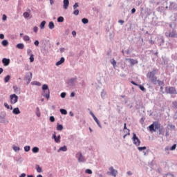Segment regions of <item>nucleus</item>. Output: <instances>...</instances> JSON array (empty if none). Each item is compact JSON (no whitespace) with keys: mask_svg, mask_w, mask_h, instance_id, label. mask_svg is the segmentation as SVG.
<instances>
[{"mask_svg":"<svg viewBox=\"0 0 177 177\" xmlns=\"http://www.w3.org/2000/svg\"><path fill=\"white\" fill-rule=\"evenodd\" d=\"M59 111H60L61 114H62L63 115H67V110H66L64 109H59Z\"/></svg>","mask_w":177,"mask_h":177,"instance_id":"58836bf2","label":"nucleus"},{"mask_svg":"<svg viewBox=\"0 0 177 177\" xmlns=\"http://www.w3.org/2000/svg\"><path fill=\"white\" fill-rule=\"evenodd\" d=\"M157 70L153 69L151 71L148 72L147 74V77L149 79V81L153 85H157Z\"/></svg>","mask_w":177,"mask_h":177,"instance_id":"f03ea898","label":"nucleus"},{"mask_svg":"<svg viewBox=\"0 0 177 177\" xmlns=\"http://www.w3.org/2000/svg\"><path fill=\"white\" fill-rule=\"evenodd\" d=\"M35 114H36L37 117H38V118H39V117H41V111L39 109V107H38V106L36 107Z\"/></svg>","mask_w":177,"mask_h":177,"instance_id":"5701e85b","label":"nucleus"},{"mask_svg":"<svg viewBox=\"0 0 177 177\" xmlns=\"http://www.w3.org/2000/svg\"><path fill=\"white\" fill-rule=\"evenodd\" d=\"M31 85H36V86H41V82L37 81H33L31 82Z\"/></svg>","mask_w":177,"mask_h":177,"instance_id":"ea45409f","label":"nucleus"},{"mask_svg":"<svg viewBox=\"0 0 177 177\" xmlns=\"http://www.w3.org/2000/svg\"><path fill=\"white\" fill-rule=\"evenodd\" d=\"M64 62H66V59L64 57H62L60 58V59L58 62H56L55 66H62V64H63Z\"/></svg>","mask_w":177,"mask_h":177,"instance_id":"6ab92c4d","label":"nucleus"},{"mask_svg":"<svg viewBox=\"0 0 177 177\" xmlns=\"http://www.w3.org/2000/svg\"><path fill=\"white\" fill-rule=\"evenodd\" d=\"M68 5H70L69 0H63V8L65 10L68 9Z\"/></svg>","mask_w":177,"mask_h":177,"instance_id":"f3484780","label":"nucleus"},{"mask_svg":"<svg viewBox=\"0 0 177 177\" xmlns=\"http://www.w3.org/2000/svg\"><path fill=\"white\" fill-rule=\"evenodd\" d=\"M31 80H32V73L28 72L26 74L24 81H27L26 82V85H28L30 82H31Z\"/></svg>","mask_w":177,"mask_h":177,"instance_id":"6e6552de","label":"nucleus"},{"mask_svg":"<svg viewBox=\"0 0 177 177\" xmlns=\"http://www.w3.org/2000/svg\"><path fill=\"white\" fill-rule=\"evenodd\" d=\"M177 10V3L174 1H170L169 10Z\"/></svg>","mask_w":177,"mask_h":177,"instance_id":"9b49d317","label":"nucleus"},{"mask_svg":"<svg viewBox=\"0 0 177 177\" xmlns=\"http://www.w3.org/2000/svg\"><path fill=\"white\" fill-rule=\"evenodd\" d=\"M158 129L159 135H162V131H164V127L161 126L160 123H159V128Z\"/></svg>","mask_w":177,"mask_h":177,"instance_id":"c85d7f7f","label":"nucleus"},{"mask_svg":"<svg viewBox=\"0 0 177 177\" xmlns=\"http://www.w3.org/2000/svg\"><path fill=\"white\" fill-rule=\"evenodd\" d=\"M92 10L93 12H96L97 13H98L100 10L97 7H93Z\"/></svg>","mask_w":177,"mask_h":177,"instance_id":"4d7b16f0","label":"nucleus"},{"mask_svg":"<svg viewBox=\"0 0 177 177\" xmlns=\"http://www.w3.org/2000/svg\"><path fill=\"white\" fill-rule=\"evenodd\" d=\"M63 124H60L59 123L57 124V131H63Z\"/></svg>","mask_w":177,"mask_h":177,"instance_id":"72a5a7b5","label":"nucleus"},{"mask_svg":"<svg viewBox=\"0 0 177 177\" xmlns=\"http://www.w3.org/2000/svg\"><path fill=\"white\" fill-rule=\"evenodd\" d=\"M176 144H174L170 148L169 150H171V151H174V150H176Z\"/></svg>","mask_w":177,"mask_h":177,"instance_id":"603ef678","label":"nucleus"},{"mask_svg":"<svg viewBox=\"0 0 177 177\" xmlns=\"http://www.w3.org/2000/svg\"><path fill=\"white\" fill-rule=\"evenodd\" d=\"M12 149H13L14 151H15V152L20 151V148L17 146L13 145Z\"/></svg>","mask_w":177,"mask_h":177,"instance_id":"49530a36","label":"nucleus"},{"mask_svg":"<svg viewBox=\"0 0 177 177\" xmlns=\"http://www.w3.org/2000/svg\"><path fill=\"white\" fill-rule=\"evenodd\" d=\"M49 120L50 122H55V116H50Z\"/></svg>","mask_w":177,"mask_h":177,"instance_id":"69168bd1","label":"nucleus"},{"mask_svg":"<svg viewBox=\"0 0 177 177\" xmlns=\"http://www.w3.org/2000/svg\"><path fill=\"white\" fill-rule=\"evenodd\" d=\"M169 28H171V30H175L176 28V23L171 22L169 24Z\"/></svg>","mask_w":177,"mask_h":177,"instance_id":"393cba45","label":"nucleus"},{"mask_svg":"<svg viewBox=\"0 0 177 177\" xmlns=\"http://www.w3.org/2000/svg\"><path fill=\"white\" fill-rule=\"evenodd\" d=\"M45 24H46V21H42L39 25V28L41 30H44L45 28Z\"/></svg>","mask_w":177,"mask_h":177,"instance_id":"c756f323","label":"nucleus"},{"mask_svg":"<svg viewBox=\"0 0 177 177\" xmlns=\"http://www.w3.org/2000/svg\"><path fill=\"white\" fill-rule=\"evenodd\" d=\"M10 100L11 104H16V102L19 101V96L16 94H12L10 95Z\"/></svg>","mask_w":177,"mask_h":177,"instance_id":"1a4fd4ad","label":"nucleus"},{"mask_svg":"<svg viewBox=\"0 0 177 177\" xmlns=\"http://www.w3.org/2000/svg\"><path fill=\"white\" fill-rule=\"evenodd\" d=\"M1 62L3 64V66H5V67H6V66H9V64H10V59H9V58H3Z\"/></svg>","mask_w":177,"mask_h":177,"instance_id":"4468645a","label":"nucleus"},{"mask_svg":"<svg viewBox=\"0 0 177 177\" xmlns=\"http://www.w3.org/2000/svg\"><path fill=\"white\" fill-rule=\"evenodd\" d=\"M146 149H147V147H138V150L139 151H143V150H146Z\"/></svg>","mask_w":177,"mask_h":177,"instance_id":"09e8293b","label":"nucleus"},{"mask_svg":"<svg viewBox=\"0 0 177 177\" xmlns=\"http://www.w3.org/2000/svg\"><path fill=\"white\" fill-rule=\"evenodd\" d=\"M24 41L27 42V41H30V37L28 35L24 36Z\"/></svg>","mask_w":177,"mask_h":177,"instance_id":"6e6d98bb","label":"nucleus"},{"mask_svg":"<svg viewBox=\"0 0 177 177\" xmlns=\"http://www.w3.org/2000/svg\"><path fill=\"white\" fill-rule=\"evenodd\" d=\"M167 129H169L170 131H175V125H174L172 124H167Z\"/></svg>","mask_w":177,"mask_h":177,"instance_id":"b1692460","label":"nucleus"},{"mask_svg":"<svg viewBox=\"0 0 177 177\" xmlns=\"http://www.w3.org/2000/svg\"><path fill=\"white\" fill-rule=\"evenodd\" d=\"M132 140H133V145H135V146H140V140L139 139V138L137 137L136 133H133V137H132Z\"/></svg>","mask_w":177,"mask_h":177,"instance_id":"0eeeda50","label":"nucleus"},{"mask_svg":"<svg viewBox=\"0 0 177 177\" xmlns=\"http://www.w3.org/2000/svg\"><path fill=\"white\" fill-rule=\"evenodd\" d=\"M36 170L38 174H41V172H42V167H41L39 165H36Z\"/></svg>","mask_w":177,"mask_h":177,"instance_id":"473e14b6","label":"nucleus"},{"mask_svg":"<svg viewBox=\"0 0 177 177\" xmlns=\"http://www.w3.org/2000/svg\"><path fill=\"white\" fill-rule=\"evenodd\" d=\"M138 86H139L140 91H142V92H146V88H145V86L143 85L140 84V85H138Z\"/></svg>","mask_w":177,"mask_h":177,"instance_id":"de8ad7c7","label":"nucleus"},{"mask_svg":"<svg viewBox=\"0 0 177 177\" xmlns=\"http://www.w3.org/2000/svg\"><path fill=\"white\" fill-rule=\"evenodd\" d=\"M171 59L173 60H177V53H176L175 54L171 55Z\"/></svg>","mask_w":177,"mask_h":177,"instance_id":"5fc2aeb1","label":"nucleus"},{"mask_svg":"<svg viewBox=\"0 0 177 177\" xmlns=\"http://www.w3.org/2000/svg\"><path fill=\"white\" fill-rule=\"evenodd\" d=\"M129 135H131L130 130L127 129V133H126L124 136H123V139H125V138H127V136H128Z\"/></svg>","mask_w":177,"mask_h":177,"instance_id":"052dcab7","label":"nucleus"},{"mask_svg":"<svg viewBox=\"0 0 177 177\" xmlns=\"http://www.w3.org/2000/svg\"><path fill=\"white\" fill-rule=\"evenodd\" d=\"M127 60H129L131 66H135V64H138V63H139L138 59H133L132 58L127 59Z\"/></svg>","mask_w":177,"mask_h":177,"instance_id":"aec40b11","label":"nucleus"},{"mask_svg":"<svg viewBox=\"0 0 177 177\" xmlns=\"http://www.w3.org/2000/svg\"><path fill=\"white\" fill-rule=\"evenodd\" d=\"M41 53H42V55H44V56H46V55L49 53V50L48 49V48L44 47L41 48Z\"/></svg>","mask_w":177,"mask_h":177,"instance_id":"a211bd4d","label":"nucleus"},{"mask_svg":"<svg viewBox=\"0 0 177 177\" xmlns=\"http://www.w3.org/2000/svg\"><path fill=\"white\" fill-rule=\"evenodd\" d=\"M20 109L19 107L14 108L12 110V114H15V115H19L20 114Z\"/></svg>","mask_w":177,"mask_h":177,"instance_id":"4be33fe9","label":"nucleus"},{"mask_svg":"<svg viewBox=\"0 0 177 177\" xmlns=\"http://www.w3.org/2000/svg\"><path fill=\"white\" fill-rule=\"evenodd\" d=\"M57 151L58 153L59 151H67V146L64 145L63 147H60Z\"/></svg>","mask_w":177,"mask_h":177,"instance_id":"bb28decb","label":"nucleus"},{"mask_svg":"<svg viewBox=\"0 0 177 177\" xmlns=\"http://www.w3.org/2000/svg\"><path fill=\"white\" fill-rule=\"evenodd\" d=\"M0 120H1V122H5V120H6V112L2 111L0 113Z\"/></svg>","mask_w":177,"mask_h":177,"instance_id":"2eb2a0df","label":"nucleus"},{"mask_svg":"<svg viewBox=\"0 0 177 177\" xmlns=\"http://www.w3.org/2000/svg\"><path fill=\"white\" fill-rule=\"evenodd\" d=\"M165 91L167 95H177V91L174 86H166Z\"/></svg>","mask_w":177,"mask_h":177,"instance_id":"39448f33","label":"nucleus"},{"mask_svg":"<svg viewBox=\"0 0 177 177\" xmlns=\"http://www.w3.org/2000/svg\"><path fill=\"white\" fill-rule=\"evenodd\" d=\"M32 153H39V148L38 147H34L32 149Z\"/></svg>","mask_w":177,"mask_h":177,"instance_id":"f704fd0d","label":"nucleus"},{"mask_svg":"<svg viewBox=\"0 0 177 177\" xmlns=\"http://www.w3.org/2000/svg\"><path fill=\"white\" fill-rule=\"evenodd\" d=\"M73 15H75V16H78L80 15V10L75 9L73 12Z\"/></svg>","mask_w":177,"mask_h":177,"instance_id":"864d4df0","label":"nucleus"},{"mask_svg":"<svg viewBox=\"0 0 177 177\" xmlns=\"http://www.w3.org/2000/svg\"><path fill=\"white\" fill-rule=\"evenodd\" d=\"M109 171L111 172L110 175L111 176H114V177L117 176V174H118V171L117 170H115L114 169V167H109Z\"/></svg>","mask_w":177,"mask_h":177,"instance_id":"f8f14e48","label":"nucleus"},{"mask_svg":"<svg viewBox=\"0 0 177 177\" xmlns=\"http://www.w3.org/2000/svg\"><path fill=\"white\" fill-rule=\"evenodd\" d=\"M77 80H78V78H77V77L71 78V79L66 80V84H67V85H68V86H75V81H77Z\"/></svg>","mask_w":177,"mask_h":177,"instance_id":"9d476101","label":"nucleus"},{"mask_svg":"<svg viewBox=\"0 0 177 177\" xmlns=\"http://www.w3.org/2000/svg\"><path fill=\"white\" fill-rule=\"evenodd\" d=\"M66 95H67V93H66V92H62V93H61V94H60V97H61L62 99H64V97H66Z\"/></svg>","mask_w":177,"mask_h":177,"instance_id":"bf43d9fd","label":"nucleus"},{"mask_svg":"<svg viewBox=\"0 0 177 177\" xmlns=\"http://www.w3.org/2000/svg\"><path fill=\"white\" fill-rule=\"evenodd\" d=\"M34 45H35L36 46H39V41L35 40L34 41Z\"/></svg>","mask_w":177,"mask_h":177,"instance_id":"774afa93","label":"nucleus"},{"mask_svg":"<svg viewBox=\"0 0 177 177\" xmlns=\"http://www.w3.org/2000/svg\"><path fill=\"white\" fill-rule=\"evenodd\" d=\"M165 35L167 38H177L176 29H170L165 33Z\"/></svg>","mask_w":177,"mask_h":177,"instance_id":"20e7f679","label":"nucleus"},{"mask_svg":"<svg viewBox=\"0 0 177 177\" xmlns=\"http://www.w3.org/2000/svg\"><path fill=\"white\" fill-rule=\"evenodd\" d=\"M2 20L3 21H6V20H8V16H6V15H3V17H2Z\"/></svg>","mask_w":177,"mask_h":177,"instance_id":"680f3d73","label":"nucleus"},{"mask_svg":"<svg viewBox=\"0 0 177 177\" xmlns=\"http://www.w3.org/2000/svg\"><path fill=\"white\" fill-rule=\"evenodd\" d=\"M160 3H162V5H168V1L167 0H160Z\"/></svg>","mask_w":177,"mask_h":177,"instance_id":"13d9d810","label":"nucleus"},{"mask_svg":"<svg viewBox=\"0 0 177 177\" xmlns=\"http://www.w3.org/2000/svg\"><path fill=\"white\" fill-rule=\"evenodd\" d=\"M1 45L3 46H8V45H9V41H8L7 39H4L1 41Z\"/></svg>","mask_w":177,"mask_h":177,"instance_id":"e433bc0d","label":"nucleus"},{"mask_svg":"<svg viewBox=\"0 0 177 177\" xmlns=\"http://www.w3.org/2000/svg\"><path fill=\"white\" fill-rule=\"evenodd\" d=\"M30 150H31V147L26 145L24 147V151H26V153H28V151H30Z\"/></svg>","mask_w":177,"mask_h":177,"instance_id":"a18cd8bd","label":"nucleus"},{"mask_svg":"<svg viewBox=\"0 0 177 177\" xmlns=\"http://www.w3.org/2000/svg\"><path fill=\"white\" fill-rule=\"evenodd\" d=\"M82 23H83V24H88L89 20L87 18H83L82 19Z\"/></svg>","mask_w":177,"mask_h":177,"instance_id":"c03bdc74","label":"nucleus"},{"mask_svg":"<svg viewBox=\"0 0 177 177\" xmlns=\"http://www.w3.org/2000/svg\"><path fill=\"white\" fill-rule=\"evenodd\" d=\"M145 12V15L142 12L140 13L142 19H143V17H145L146 19H147V18L150 19V17H151V24H152V26H157L158 18H157V16H156V15L154 14V12H153V11H151V10L150 8H146Z\"/></svg>","mask_w":177,"mask_h":177,"instance_id":"f257e3e1","label":"nucleus"},{"mask_svg":"<svg viewBox=\"0 0 177 177\" xmlns=\"http://www.w3.org/2000/svg\"><path fill=\"white\" fill-rule=\"evenodd\" d=\"M150 132H156V129L160 128V122L158 121H155L148 127Z\"/></svg>","mask_w":177,"mask_h":177,"instance_id":"423d86ee","label":"nucleus"},{"mask_svg":"<svg viewBox=\"0 0 177 177\" xmlns=\"http://www.w3.org/2000/svg\"><path fill=\"white\" fill-rule=\"evenodd\" d=\"M110 63L112 64L113 68H115V67H117V62L115 61V59H114V58H113L112 60L110 61Z\"/></svg>","mask_w":177,"mask_h":177,"instance_id":"2f4dec72","label":"nucleus"},{"mask_svg":"<svg viewBox=\"0 0 177 177\" xmlns=\"http://www.w3.org/2000/svg\"><path fill=\"white\" fill-rule=\"evenodd\" d=\"M63 21H64V17H63L62 16H60L57 18L58 23H63Z\"/></svg>","mask_w":177,"mask_h":177,"instance_id":"37998d69","label":"nucleus"},{"mask_svg":"<svg viewBox=\"0 0 177 177\" xmlns=\"http://www.w3.org/2000/svg\"><path fill=\"white\" fill-rule=\"evenodd\" d=\"M41 89L43 91L42 96L46 97L47 100H49L50 97V90H49V86H48V84H43Z\"/></svg>","mask_w":177,"mask_h":177,"instance_id":"7ed1b4c3","label":"nucleus"},{"mask_svg":"<svg viewBox=\"0 0 177 177\" xmlns=\"http://www.w3.org/2000/svg\"><path fill=\"white\" fill-rule=\"evenodd\" d=\"M4 107H6V109H7L8 110L10 109V106H9V104H8V103L6 102L4 103Z\"/></svg>","mask_w":177,"mask_h":177,"instance_id":"338daca9","label":"nucleus"},{"mask_svg":"<svg viewBox=\"0 0 177 177\" xmlns=\"http://www.w3.org/2000/svg\"><path fill=\"white\" fill-rule=\"evenodd\" d=\"M29 60H30V63H33V62H34V54H30V55Z\"/></svg>","mask_w":177,"mask_h":177,"instance_id":"8fccbe9b","label":"nucleus"},{"mask_svg":"<svg viewBox=\"0 0 177 177\" xmlns=\"http://www.w3.org/2000/svg\"><path fill=\"white\" fill-rule=\"evenodd\" d=\"M171 106L175 110H177V101H173L171 102Z\"/></svg>","mask_w":177,"mask_h":177,"instance_id":"a19ab883","label":"nucleus"},{"mask_svg":"<svg viewBox=\"0 0 177 177\" xmlns=\"http://www.w3.org/2000/svg\"><path fill=\"white\" fill-rule=\"evenodd\" d=\"M77 160L79 162H85V161H86L85 157L82 156V152H79V158H78Z\"/></svg>","mask_w":177,"mask_h":177,"instance_id":"dca6fc26","label":"nucleus"},{"mask_svg":"<svg viewBox=\"0 0 177 177\" xmlns=\"http://www.w3.org/2000/svg\"><path fill=\"white\" fill-rule=\"evenodd\" d=\"M85 173L88 174V175H92L93 171H92V170H91V169H87L85 170Z\"/></svg>","mask_w":177,"mask_h":177,"instance_id":"3c124183","label":"nucleus"},{"mask_svg":"<svg viewBox=\"0 0 177 177\" xmlns=\"http://www.w3.org/2000/svg\"><path fill=\"white\" fill-rule=\"evenodd\" d=\"M10 80V75H8L4 77V82H6V83L9 82Z\"/></svg>","mask_w":177,"mask_h":177,"instance_id":"79ce46f5","label":"nucleus"},{"mask_svg":"<svg viewBox=\"0 0 177 177\" xmlns=\"http://www.w3.org/2000/svg\"><path fill=\"white\" fill-rule=\"evenodd\" d=\"M30 12H31V10H28V12H24L23 16L25 19H28V17H30Z\"/></svg>","mask_w":177,"mask_h":177,"instance_id":"a878e982","label":"nucleus"},{"mask_svg":"<svg viewBox=\"0 0 177 177\" xmlns=\"http://www.w3.org/2000/svg\"><path fill=\"white\" fill-rule=\"evenodd\" d=\"M12 88L14 89L15 92H19V91H20L19 87H17L16 86H13Z\"/></svg>","mask_w":177,"mask_h":177,"instance_id":"e2e57ef3","label":"nucleus"},{"mask_svg":"<svg viewBox=\"0 0 177 177\" xmlns=\"http://www.w3.org/2000/svg\"><path fill=\"white\" fill-rule=\"evenodd\" d=\"M60 135L56 136V132H54L52 136V139H54L55 143H60Z\"/></svg>","mask_w":177,"mask_h":177,"instance_id":"ddd939ff","label":"nucleus"},{"mask_svg":"<svg viewBox=\"0 0 177 177\" xmlns=\"http://www.w3.org/2000/svg\"><path fill=\"white\" fill-rule=\"evenodd\" d=\"M94 121H95L97 125H98L99 128H102V124H100V121H99V119L97 118H93Z\"/></svg>","mask_w":177,"mask_h":177,"instance_id":"c9c22d12","label":"nucleus"},{"mask_svg":"<svg viewBox=\"0 0 177 177\" xmlns=\"http://www.w3.org/2000/svg\"><path fill=\"white\" fill-rule=\"evenodd\" d=\"M48 28L50 30H53L55 28V23L53 21H50L48 24Z\"/></svg>","mask_w":177,"mask_h":177,"instance_id":"cd10ccee","label":"nucleus"},{"mask_svg":"<svg viewBox=\"0 0 177 177\" xmlns=\"http://www.w3.org/2000/svg\"><path fill=\"white\" fill-rule=\"evenodd\" d=\"M158 84V86H164V81H161L160 80H157L156 85Z\"/></svg>","mask_w":177,"mask_h":177,"instance_id":"4c0bfd02","label":"nucleus"},{"mask_svg":"<svg viewBox=\"0 0 177 177\" xmlns=\"http://www.w3.org/2000/svg\"><path fill=\"white\" fill-rule=\"evenodd\" d=\"M16 48H17V49H24V44L23 43H19L17 44Z\"/></svg>","mask_w":177,"mask_h":177,"instance_id":"7c9ffc66","label":"nucleus"},{"mask_svg":"<svg viewBox=\"0 0 177 177\" xmlns=\"http://www.w3.org/2000/svg\"><path fill=\"white\" fill-rule=\"evenodd\" d=\"M156 10L160 13H164V12H165V7H164V6H160L156 8Z\"/></svg>","mask_w":177,"mask_h":177,"instance_id":"412c9836","label":"nucleus"},{"mask_svg":"<svg viewBox=\"0 0 177 177\" xmlns=\"http://www.w3.org/2000/svg\"><path fill=\"white\" fill-rule=\"evenodd\" d=\"M79 6H80V3H75L73 5V9H74V10H76L77 8H78Z\"/></svg>","mask_w":177,"mask_h":177,"instance_id":"0e129e2a","label":"nucleus"}]
</instances>
